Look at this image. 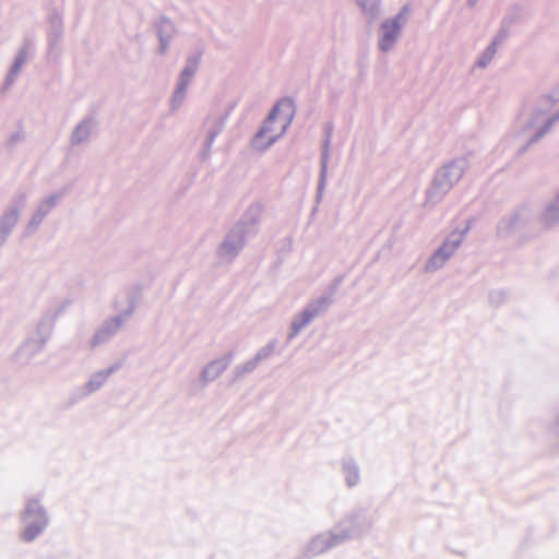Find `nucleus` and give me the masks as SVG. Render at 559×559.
<instances>
[{"label": "nucleus", "instance_id": "14", "mask_svg": "<svg viewBox=\"0 0 559 559\" xmlns=\"http://www.w3.org/2000/svg\"><path fill=\"white\" fill-rule=\"evenodd\" d=\"M539 222L546 229H550L559 224V191L545 206L539 215Z\"/></svg>", "mask_w": 559, "mask_h": 559}, {"label": "nucleus", "instance_id": "12", "mask_svg": "<svg viewBox=\"0 0 559 559\" xmlns=\"http://www.w3.org/2000/svg\"><path fill=\"white\" fill-rule=\"evenodd\" d=\"M282 111L286 115L287 117V123L286 124H289L294 118V115H295V104H294V100L290 98V97H282L278 102H276L273 107L271 108V110L269 111L267 116L265 117V119L267 120V122H274L275 119L277 118L280 111ZM287 126H284V130L286 129Z\"/></svg>", "mask_w": 559, "mask_h": 559}, {"label": "nucleus", "instance_id": "2", "mask_svg": "<svg viewBox=\"0 0 559 559\" xmlns=\"http://www.w3.org/2000/svg\"><path fill=\"white\" fill-rule=\"evenodd\" d=\"M468 160L466 157L452 158L436 169L429 187L425 192L426 202L429 204L440 203L453 187L462 179Z\"/></svg>", "mask_w": 559, "mask_h": 559}, {"label": "nucleus", "instance_id": "18", "mask_svg": "<svg viewBox=\"0 0 559 559\" xmlns=\"http://www.w3.org/2000/svg\"><path fill=\"white\" fill-rule=\"evenodd\" d=\"M231 109H233V107L229 110L225 111V114H223V115H221L218 117L207 118V121L212 122L211 127L207 130V134L209 135L217 138L221 134V132L225 128V124H226V122L228 120V117H229V114H230Z\"/></svg>", "mask_w": 559, "mask_h": 559}, {"label": "nucleus", "instance_id": "33", "mask_svg": "<svg viewBox=\"0 0 559 559\" xmlns=\"http://www.w3.org/2000/svg\"><path fill=\"white\" fill-rule=\"evenodd\" d=\"M499 45H500V43L496 41V39L492 38L491 43L486 47L485 51L487 52V55L495 57Z\"/></svg>", "mask_w": 559, "mask_h": 559}, {"label": "nucleus", "instance_id": "15", "mask_svg": "<svg viewBox=\"0 0 559 559\" xmlns=\"http://www.w3.org/2000/svg\"><path fill=\"white\" fill-rule=\"evenodd\" d=\"M272 124L273 122H267L266 119H264L259 127L258 131L255 132L253 139H252V146L260 151H265L270 146H272L277 141V135L270 136L266 142H263L266 133L272 131Z\"/></svg>", "mask_w": 559, "mask_h": 559}, {"label": "nucleus", "instance_id": "8", "mask_svg": "<svg viewBox=\"0 0 559 559\" xmlns=\"http://www.w3.org/2000/svg\"><path fill=\"white\" fill-rule=\"evenodd\" d=\"M334 126L332 122H325L323 126V140L321 144V153H320V173L319 179L317 183L316 191V202L320 203L323 198V192L326 187V175H328V165L330 159V145L333 135Z\"/></svg>", "mask_w": 559, "mask_h": 559}, {"label": "nucleus", "instance_id": "28", "mask_svg": "<svg viewBox=\"0 0 559 559\" xmlns=\"http://www.w3.org/2000/svg\"><path fill=\"white\" fill-rule=\"evenodd\" d=\"M510 33H511V27L506 26L504 24H502L500 22L499 29L493 38L496 39V41H499L500 44H502L508 39V37L510 36Z\"/></svg>", "mask_w": 559, "mask_h": 559}, {"label": "nucleus", "instance_id": "22", "mask_svg": "<svg viewBox=\"0 0 559 559\" xmlns=\"http://www.w3.org/2000/svg\"><path fill=\"white\" fill-rule=\"evenodd\" d=\"M202 56H203L202 49L194 50L193 52L188 55V57L186 59V64L182 69L188 70L192 74H195L199 69V66L201 63Z\"/></svg>", "mask_w": 559, "mask_h": 559}, {"label": "nucleus", "instance_id": "36", "mask_svg": "<svg viewBox=\"0 0 559 559\" xmlns=\"http://www.w3.org/2000/svg\"><path fill=\"white\" fill-rule=\"evenodd\" d=\"M210 153H211V148H207L203 145V148L201 151V158L202 159H206L209 156H210Z\"/></svg>", "mask_w": 559, "mask_h": 559}, {"label": "nucleus", "instance_id": "34", "mask_svg": "<svg viewBox=\"0 0 559 559\" xmlns=\"http://www.w3.org/2000/svg\"><path fill=\"white\" fill-rule=\"evenodd\" d=\"M552 432L559 439V409H558V413H557V416H556V420H555V423L552 425Z\"/></svg>", "mask_w": 559, "mask_h": 559}, {"label": "nucleus", "instance_id": "29", "mask_svg": "<svg viewBox=\"0 0 559 559\" xmlns=\"http://www.w3.org/2000/svg\"><path fill=\"white\" fill-rule=\"evenodd\" d=\"M193 76L194 74H192L188 70L182 69L179 73L177 83H185V86L188 87Z\"/></svg>", "mask_w": 559, "mask_h": 559}, {"label": "nucleus", "instance_id": "9", "mask_svg": "<svg viewBox=\"0 0 559 559\" xmlns=\"http://www.w3.org/2000/svg\"><path fill=\"white\" fill-rule=\"evenodd\" d=\"M343 545L338 534L334 528L328 532L314 535L305 546L302 555L306 558H313L325 551Z\"/></svg>", "mask_w": 559, "mask_h": 559}, {"label": "nucleus", "instance_id": "13", "mask_svg": "<svg viewBox=\"0 0 559 559\" xmlns=\"http://www.w3.org/2000/svg\"><path fill=\"white\" fill-rule=\"evenodd\" d=\"M341 465L347 487L353 488L357 486L360 480V469L356 460L352 455L343 456Z\"/></svg>", "mask_w": 559, "mask_h": 559}, {"label": "nucleus", "instance_id": "23", "mask_svg": "<svg viewBox=\"0 0 559 559\" xmlns=\"http://www.w3.org/2000/svg\"><path fill=\"white\" fill-rule=\"evenodd\" d=\"M258 364L253 358L249 359L245 364L238 365L234 369V378L233 381H238L246 373L252 372L257 368Z\"/></svg>", "mask_w": 559, "mask_h": 559}, {"label": "nucleus", "instance_id": "17", "mask_svg": "<svg viewBox=\"0 0 559 559\" xmlns=\"http://www.w3.org/2000/svg\"><path fill=\"white\" fill-rule=\"evenodd\" d=\"M559 120V110L548 117L546 121L537 129V131L530 138L527 143L519 150V154H523L531 145L538 142Z\"/></svg>", "mask_w": 559, "mask_h": 559}, {"label": "nucleus", "instance_id": "32", "mask_svg": "<svg viewBox=\"0 0 559 559\" xmlns=\"http://www.w3.org/2000/svg\"><path fill=\"white\" fill-rule=\"evenodd\" d=\"M499 45H500V43L496 41V39L492 38L491 43L486 47L485 51L487 52V55L495 57Z\"/></svg>", "mask_w": 559, "mask_h": 559}, {"label": "nucleus", "instance_id": "25", "mask_svg": "<svg viewBox=\"0 0 559 559\" xmlns=\"http://www.w3.org/2000/svg\"><path fill=\"white\" fill-rule=\"evenodd\" d=\"M276 345V340L270 341L266 345H264L257 352V354L253 357L254 361L259 364L260 361L267 359L274 352Z\"/></svg>", "mask_w": 559, "mask_h": 559}, {"label": "nucleus", "instance_id": "11", "mask_svg": "<svg viewBox=\"0 0 559 559\" xmlns=\"http://www.w3.org/2000/svg\"><path fill=\"white\" fill-rule=\"evenodd\" d=\"M154 27L158 38V53L165 55L175 34V26L168 17L160 16Z\"/></svg>", "mask_w": 559, "mask_h": 559}, {"label": "nucleus", "instance_id": "30", "mask_svg": "<svg viewBox=\"0 0 559 559\" xmlns=\"http://www.w3.org/2000/svg\"><path fill=\"white\" fill-rule=\"evenodd\" d=\"M492 58L493 57H491L490 55H487V52L484 50L483 53L480 55V57L477 59L475 64L478 68H486L490 63Z\"/></svg>", "mask_w": 559, "mask_h": 559}, {"label": "nucleus", "instance_id": "38", "mask_svg": "<svg viewBox=\"0 0 559 559\" xmlns=\"http://www.w3.org/2000/svg\"><path fill=\"white\" fill-rule=\"evenodd\" d=\"M478 0H466V5L473 8L476 5Z\"/></svg>", "mask_w": 559, "mask_h": 559}, {"label": "nucleus", "instance_id": "10", "mask_svg": "<svg viewBox=\"0 0 559 559\" xmlns=\"http://www.w3.org/2000/svg\"><path fill=\"white\" fill-rule=\"evenodd\" d=\"M234 359V352L229 350L225 353L222 357L210 361L205 365L200 373V379L205 386L209 382L217 379L231 364Z\"/></svg>", "mask_w": 559, "mask_h": 559}, {"label": "nucleus", "instance_id": "27", "mask_svg": "<svg viewBox=\"0 0 559 559\" xmlns=\"http://www.w3.org/2000/svg\"><path fill=\"white\" fill-rule=\"evenodd\" d=\"M488 299L491 305L498 307L507 299V293L502 289L492 290L489 293Z\"/></svg>", "mask_w": 559, "mask_h": 559}, {"label": "nucleus", "instance_id": "21", "mask_svg": "<svg viewBox=\"0 0 559 559\" xmlns=\"http://www.w3.org/2000/svg\"><path fill=\"white\" fill-rule=\"evenodd\" d=\"M202 56H203L202 49L194 50L193 52L188 55V57L186 59V64L182 69L188 70L192 74H195L199 69V66L201 63Z\"/></svg>", "mask_w": 559, "mask_h": 559}, {"label": "nucleus", "instance_id": "24", "mask_svg": "<svg viewBox=\"0 0 559 559\" xmlns=\"http://www.w3.org/2000/svg\"><path fill=\"white\" fill-rule=\"evenodd\" d=\"M521 11L522 9L520 5H513L504 14V16L501 20V23L512 28V26L516 24L521 19Z\"/></svg>", "mask_w": 559, "mask_h": 559}, {"label": "nucleus", "instance_id": "1", "mask_svg": "<svg viewBox=\"0 0 559 559\" xmlns=\"http://www.w3.org/2000/svg\"><path fill=\"white\" fill-rule=\"evenodd\" d=\"M262 206L259 203L250 204L241 217L226 233L216 249L219 259L231 262L245 248L249 238L259 231Z\"/></svg>", "mask_w": 559, "mask_h": 559}, {"label": "nucleus", "instance_id": "5", "mask_svg": "<svg viewBox=\"0 0 559 559\" xmlns=\"http://www.w3.org/2000/svg\"><path fill=\"white\" fill-rule=\"evenodd\" d=\"M409 12L411 5L406 3L394 16L385 19L380 24L378 38V48L380 51L388 52L395 46Z\"/></svg>", "mask_w": 559, "mask_h": 559}, {"label": "nucleus", "instance_id": "16", "mask_svg": "<svg viewBox=\"0 0 559 559\" xmlns=\"http://www.w3.org/2000/svg\"><path fill=\"white\" fill-rule=\"evenodd\" d=\"M557 99L552 95H544L538 99L536 107L533 110L531 118L525 122L524 128L531 129L536 120L544 116L555 104Z\"/></svg>", "mask_w": 559, "mask_h": 559}, {"label": "nucleus", "instance_id": "3", "mask_svg": "<svg viewBox=\"0 0 559 559\" xmlns=\"http://www.w3.org/2000/svg\"><path fill=\"white\" fill-rule=\"evenodd\" d=\"M532 223L531 209L522 204L499 218L496 235L500 239H514L519 245H523L533 237L528 231Z\"/></svg>", "mask_w": 559, "mask_h": 559}, {"label": "nucleus", "instance_id": "37", "mask_svg": "<svg viewBox=\"0 0 559 559\" xmlns=\"http://www.w3.org/2000/svg\"><path fill=\"white\" fill-rule=\"evenodd\" d=\"M109 332V329L106 328L105 330H102L99 331V333L97 334V340L100 341V338L103 337V335L107 334Z\"/></svg>", "mask_w": 559, "mask_h": 559}, {"label": "nucleus", "instance_id": "35", "mask_svg": "<svg viewBox=\"0 0 559 559\" xmlns=\"http://www.w3.org/2000/svg\"><path fill=\"white\" fill-rule=\"evenodd\" d=\"M215 139H216V138L211 136V135H209V134L206 133V139H205V141H204V143H203V144H204V146H205V147H207V148H212V145H213V143H214Z\"/></svg>", "mask_w": 559, "mask_h": 559}, {"label": "nucleus", "instance_id": "20", "mask_svg": "<svg viewBox=\"0 0 559 559\" xmlns=\"http://www.w3.org/2000/svg\"><path fill=\"white\" fill-rule=\"evenodd\" d=\"M187 88L188 87L185 86V83H177V86L170 97V109L173 111L177 110L181 106L186 97Z\"/></svg>", "mask_w": 559, "mask_h": 559}, {"label": "nucleus", "instance_id": "19", "mask_svg": "<svg viewBox=\"0 0 559 559\" xmlns=\"http://www.w3.org/2000/svg\"><path fill=\"white\" fill-rule=\"evenodd\" d=\"M342 282H343V276L342 275L336 276L332 281V283L326 286L323 294L319 297L320 299L325 300V302L329 307H331L332 304L334 302V296H335L336 292L338 290V287L342 284Z\"/></svg>", "mask_w": 559, "mask_h": 559}, {"label": "nucleus", "instance_id": "31", "mask_svg": "<svg viewBox=\"0 0 559 559\" xmlns=\"http://www.w3.org/2000/svg\"><path fill=\"white\" fill-rule=\"evenodd\" d=\"M499 45H500V43L496 41V39L492 38L491 43L486 47L485 51L487 52V55L495 57Z\"/></svg>", "mask_w": 559, "mask_h": 559}, {"label": "nucleus", "instance_id": "39", "mask_svg": "<svg viewBox=\"0 0 559 559\" xmlns=\"http://www.w3.org/2000/svg\"><path fill=\"white\" fill-rule=\"evenodd\" d=\"M32 511V504H28L27 509H26V513H29Z\"/></svg>", "mask_w": 559, "mask_h": 559}, {"label": "nucleus", "instance_id": "4", "mask_svg": "<svg viewBox=\"0 0 559 559\" xmlns=\"http://www.w3.org/2000/svg\"><path fill=\"white\" fill-rule=\"evenodd\" d=\"M373 521L367 508L358 507L346 513L333 527L343 544L359 539L372 528Z\"/></svg>", "mask_w": 559, "mask_h": 559}, {"label": "nucleus", "instance_id": "26", "mask_svg": "<svg viewBox=\"0 0 559 559\" xmlns=\"http://www.w3.org/2000/svg\"><path fill=\"white\" fill-rule=\"evenodd\" d=\"M44 524L45 523H41V524H32L29 526H27L23 533H22V538L23 540L25 542H31L43 530L44 527Z\"/></svg>", "mask_w": 559, "mask_h": 559}, {"label": "nucleus", "instance_id": "7", "mask_svg": "<svg viewBox=\"0 0 559 559\" xmlns=\"http://www.w3.org/2000/svg\"><path fill=\"white\" fill-rule=\"evenodd\" d=\"M329 308L325 300L319 297L311 299L306 307L293 318L287 335V343L294 340L300 331L309 325L317 317L325 313Z\"/></svg>", "mask_w": 559, "mask_h": 559}, {"label": "nucleus", "instance_id": "6", "mask_svg": "<svg viewBox=\"0 0 559 559\" xmlns=\"http://www.w3.org/2000/svg\"><path fill=\"white\" fill-rule=\"evenodd\" d=\"M469 226L462 230L452 231L437 248L425 264L426 272H436L441 269L445 262L454 254L455 250L461 246Z\"/></svg>", "mask_w": 559, "mask_h": 559}]
</instances>
